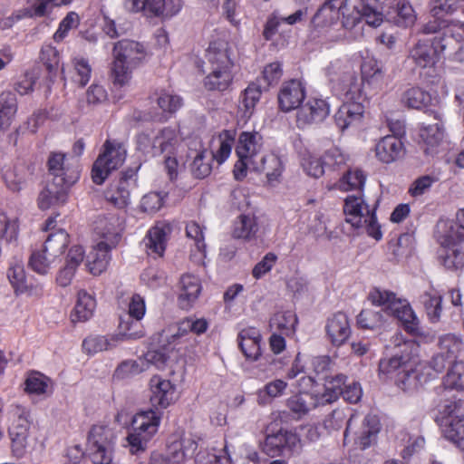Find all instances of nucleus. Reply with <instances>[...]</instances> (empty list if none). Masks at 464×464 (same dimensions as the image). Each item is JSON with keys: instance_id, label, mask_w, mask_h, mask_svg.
Instances as JSON below:
<instances>
[{"instance_id": "obj_20", "label": "nucleus", "mask_w": 464, "mask_h": 464, "mask_svg": "<svg viewBox=\"0 0 464 464\" xmlns=\"http://www.w3.org/2000/svg\"><path fill=\"white\" fill-rule=\"evenodd\" d=\"M170 233L171 227L169 223L159 222L152 227L144 238L148 255L162 256Z\"/></svg>"}, {"instance_id": "obj_7", "label": "nucleus", "mask_w": 464, "mask_h": 464, "mask_svg": "<svg viewBox=\"0 0 464 464\" xmlns=\"http://www.w3.org/2000/svg\"><path fill=\"white\" fill-rule=\"evenodd\" d=\"M160 417L152 410L137 413L131 422L127 437L132 454L145 451L148 442L158 431Z\"/></svg>"}, {"instance_id": "obj_10", "label": "nucleus", "mask_w": 464, "mask_h": 464, "mask_svg": "<svg viewBox=\"0 0 464 464\" xmlns=\"http://www.w3.org/2000/svg\"><path fill=\"white\" fill-rule=\"evenodd\" d=\"M78 178V170L69 169L67 178L55 176L48 180L39 194V208L46 210L52 207L63 204L66 201L69 188L77 181Z\"/></svg>"}, {"instance_id": "obj_8", "label": "nucleus", "mask_w": 464, "mask_h": 464, "mask_svg": "<svg viewBox=\"0 0 464 464\" xmlns=\"http://www.w3.org/2000/svg\"><path fill=\"white\" fill-rule=\"evenodd\" d=\"M127 150L123 144L107 140L103 144V151L94 161L92 179L97 185L102 184L108 176L119 169L125 161Z\"/></svg>"}, {"instance_id": "obj_3", "label": "nucleus", "mask_w": 464, "mask_h": 464, "mask_svg": "<svg viewBox=\"0 0 464 464\" xmlns=\"http://www.w3.org/2000/svg\"><path fill=\"white\" fill-rule=\"evenodd\" d=\"M376 204L369 206L362 196L349 195L344 199L343 212L347 223L356 228H364L370 237L380 240L382 234L376 219Z\"/></svg>"}, {"instance_id": "obj_30", "label": "nucleus", "mask_w": 464, "mask_h": 464, "mask_svg": "<svg viewBox=\"0 0 464 464\" xmlns=\"http://www.w3.org/2000/svg\"><path fill=\"white\" fill-rule=\"evenodd\" d=\"M388 19L403 27L412 25L416 21V14L411 5L405 0H390Z\"/></svg>"}, {"instance_id": "obj_51", "label": "nucleus", "mask_w": 464, "mask_h": 464, "mask_svg": "<svg viewBox=\"0 0 464 464\" xmlns=\"http://www.w3.org/2000/svg\"><path fill=\"white\" fill-rule=\"evenodd\" d=\"M462 347L461 339L454 334H445L440 339V353L447 357L449 362H458Z\"/></svg>"}, {"instance_id": "obj_32", "label": "nucleus", "mask_w": 464, "mask_h": 464, "mask_svg": "<svg viewBox=\"0 0 464 464\" xmlns=\"http://www.w3.org/2000/svg\"><path fill=\"white\" fill-rule=\"evenodd\" d=\"M363 107L360 102H346L334 115L337 126L345 130L351 125L359 122L362 117Z\"/></svg>"}, {"instance_id": "obj_5", "label": "nucleus", "mask_w": 464, "mask_h": 464, "mask_svg": "<svg viewBox=\"0 0 464 464\" xmlns=\"http://www.w3.org/2000/svg\"><path fill=\"white\" fill-rule=\"evenodd\" d=\"M441 430L446 440L464 450V401L450 398L440 405Z\"/></svg>"}, {"instance_id": "obj_34", "label": "nucleus", "mask_w": 464, "mask_h": 464, "mask_svg": "<svg viewBox=\"0 0 464 464\" xmlns=\"http://www.w3.org/2000/svg\"><path fill=\"white\" fill-rule=\"evenodd\" d=\"M95 308V298L85 290L79 291L74 308L71 313L72 322H85L89 320L93 315Z\"/></svg>"}, {"instance_id": "obj_46", "label": "nucleus", "mask_w": 464, "mask_h": 464, "mask_svg": "<svg viewBox=\"0 0 464 464\" xmlns=\"http://www.w3.org/2000/svg\"><path fill=\"white\" fill-rule=\"evenodd\" d=\"M118 342V336L92 335L83 340L82 349L85 353L93 354L113 348Z\"/></svg>"}, {"instance_id": "obj_40", "label": "nucleus", "mask_w": 464, "mask_h": 464, "mask_svg": "<svg viewBox=\"0 0 464 464\" xmlns=\"http://www.w3.org/2000/svg\"><path fill=\"white\" fill-rule=\"evenodd\" d=\"M368 299L372 304L382 307L381 311L388 315L401 300L393 292L377 287L370 291Z\"/></svg>"}, {"instance_id": "obj_36", "label": "nucleus", "mask_w": 464, "mask_h": 464, "mask_svg": "<svg viewBox=\"0 0 464 464\" xmlns=\"http://www.w3.org/2000/svg\"><path fill=\"white\" fill-rule=\"evenodd\" d=\"M261 97V89L258 85L251 83L243 92L238 104V113L242 120L246 121L254 113L255 107Z\"/></svg>"}, {"instance_id": "obj_29", "label": "nucleus", "mask_w": 464, "mask_h": 464, "mask_svg": "<svg viewBox=\"0 0 464 464\" xmlns=\"http://www.w3.org/2000/svg\"><path fill=\"white\" fill-rule=\"evenodd\" d=\"M238 345L247 360L256 361L261 355V334L254 327L246 328L238 334Z\"/></svg>"}, {"instance_id": "obj_50", "label": "nucleus", "mask_w": 464, "mask_h": 464, "mask_svg": "<svg viewBox=\"0 0 464 464\" xmlns=\"http://www.w3.org/2000/svg\"><path fill=\"white\" fill-rule=\"evenodd\" d=\"M441 295L435 290L423 293L420 296V302L423 304L427 315L433 323L440 319L441 314Z\"/></svg>"}, {"instance_id": "obj_17", "label": "nucleus", "mask_w": 464, "mask_h": 464, "mask_svg": "<svg viewBox=\"0 0 464 464\" xmlns=\"http://www.w3.org/2000/svg\"><path fill=\"white\" fill-rule=\"evenodd\" d=\"M150 391L152 405L161 409H166L179 399L176 385L160 375L150 378Z\"/></svg>"}, {"instance_id": "obj_33", "label": "nucleus", "mask_w": 464, "mask_h": 464, "mask_svg": "<svg viewBox=\"0 0 464 464\" xmlns=\"http://www.w3.org/2000/svg\"><path fill=\"white\" fill-rule=\"evenodd\" d=\"M395 308L397 309H393L389 315H393L400 320L410 334L420 335L421 334L420 322L407 300L401 299Z\"/></svg>"}, {"instance_id": "obj_53", "label": "nucleus", "mask_w": 464, "mask_h": 464, "mask_svg": "<svg viewBox=\"0 0 464 464\" xmlns=\"http://www.w3.org/2000/svg\"><path fill=\"white\" fill-rule=\"evenodd\" d=\"M366 181V175L362 169H349L339 180L337 186L343 191L358 189L362 190Z\"/></svg>"}, {"instance_id": "obj_18", "label": "nucleus", "mask_w": 464, "mask_h": 464, "mask_svg": "<svg viewBox=\"0 0 464 464\" xmlns=\"http://www.w3.org/2000/svg\"><path fill=\"white\" fill-rule=\"evenodd\" d=\"M135 176L136 170H126L120 179L107 189L106 199L119 208L127 207L130 200V189L135 185Z\"/></svg>"}, {"instance_id": "obj_11", "label": "nucleus", "mask_w": 464, "mask_h": 464, "mask_svg": "<svg viewBox=\"0 0 464 464\" xmlns=\"http://www.w3.org/2000/svg\"><path fill=\"white\" fill-rule=\"evenodd\" d=\"M197 449V440L191 435L184 436L179 440L170 442L166 452L152 451L149 464H183L194 456Z\"/></svg>"}, {"instance_id": "obj_25", "label": "nucleus", "mask_w": 464, "mask_h": 464, "mask_svg": "<svg viewBox=\"0 0 464 464\" xmlns=\"http://www.w3.org/2000/svg\"><path fill=\"white\" fill-rule=\"evenodd\" d=\"M325 330L328 339L334 345H342L351 334L347 315L342 312L334 314L327 320Z\"/></svg>"}, {"instance_id": "obj_1", "label": "nucleus", "mask_w": 464, "mask_h": 464, "mask_svg": "<svg viewBox=\"0 0 464 464\" xmlns=\"http://www.w3.org/2000/svg\"><path fill=\"white\" fill-rule=\"evenodd\" d=\"M340 17L343 27L347 30H352L362 20L373 27L383 22L378 0H327L315 14L314 22L317 25H330Z\"/></svg>"}, {"instance_id": "obj_22", "label": "nucleus", "mask_w": 464, "mask_h": 464, "mask_svg": "<svg viewBox=\"0 0 464 464\" xmlns=\"http://www.w3.org/2000/svg\"><path fill=\"white\" fill-rule=\"evenodd\" d=\"M403 154V143L396 135L382 138L375 146V155L382 163H392L401 159Z\"/></svg>"}, {"instance_id": "obj_48", "label": "nucleus", "mask_w": 464, "mask_h": 464, "mask_svg": "<svg viewBox=\"0 0 464 464\" xmlns=\"http://www.w3.org/2000/svg\"><path fill=\"white\" fill-rule=\"evenodd\" d=\"M386 315L387 314L381 310L365 308L358 314L357 324L363 329H378L386 322Z\"/></svg>"}, {"instance_id": "obj_6", "label": "nucleus", "mask_w": 464, "mask_h": 464, "mask_svg": "<svg viewBox=\"0 0 464 464\" xmlns=\"http://www.w3.org/2000/svg\"><path fill=\"white\" fill-rule=\"evenodd\" d=\"M7 420L10 423L8 434L11 440L12 453L21 459L27 452V438L31 427L30 411L19 404H12L7 410Z\"/></svg>"}, {"instance_id": "obj_47", "label": "nucleus", "mask_w": 464, "mask_h": 464, "mask_svg": "<svg viewBox=\"0 0 464 464\" xmlns=\"http://www.w3.org/2000/svg\"><path fill=\"white\" fill-rule=\"evenodd\" d=\"M146 371V363L140 358L125 360L116 368L113 378L119 381L130 380Z\"/></svg>"}, {"instance_id": "obj_43", "label": "nucleus", "mask_w": 464, "mask_h": 464, "mask_svg": "<svg viewBox=\"0 0 464 464\" xmlns=\"http://www.w3.org/2000/svg\"><path fill=\"white\" fill-rule=\"evenodd\" d=\"M296 324L297 317L293 311L278 312L270 320L272 328L287 336L295 333Z\"/></svg>"}, {"instance_id": "obj_19", "label": "nucleus", "mask_w": 464, "mask_h": 464, "mask_svg": "<svg viewBox=\"0 0 464 464\" xmlns=\"http://www.w3.org/2000/svg\"><path fill=\"white\" fill-rule=\"evenodd\" d=\"M305 98V89L298 80H291L282 84L278 92L279 108L283 111H290L300 108Z\"/></svg>"}, {"instance_id": "obj_31", "label": "nucleus", "mask_w": 464, "mask_h": 464, "mask_svg": "<svg viewBox=\"0 0 464 464\" xmlns=\"http://www.w3.org/2000/svg\"><path fill=\"white\" fill-rule=\"evenodd\" d=\"M112 247L105 242H98L86 257V266L89 271L98 276L106 270L110 262V250Z\"/></svg>"}, {"instance_id": "obj_41", "label": "nucleus", "mask_w": 464, "mask_h": 464, "mask_svg": "<svg viewBox=\"0 0 464 464\" xmlns=\"http://www.w3.org/2000/svg\"><path fill=\"white\" fill-rule=\"evenodd\" d=\"M7 278L16 293H23L27 290L25 273L21 254L14 257L10 267L7 270Z\"/></svg>"}, {"instance_id": "obj_56", "label": "nucleus", "mask_w": 464, "mask_h": 464, "mask_svg": "<svg viewBox=\"0 0 464 464\" xmlns=\"http://www.w3.org/2000/svg\"><path fill=\"white\" fill-rule=\"evenodd\" d=\"M86 451L93 464H111L113 459L114 445H86Z\"/></svg>"}, {"instance_id": "obj_58", "label": "nucleus", "mask_w": 464, "mask_h": 464, "mask_svg": "<svg viewBox=\"0 0 464 464\" xmlns=\"http://www.w3.org/2000/svg\"><path fill=\"white\" fill-rule=\"evenodd\" d=\"M420 138L424 144L427 145L428 151L430 148H433L440 143L444 138V129L440 123L423 126L420 130Z\"/></svg>"}, {"instance_id": "obj_4", "label": "nucleus", "mask_w": 464, "mask_h": 464, "mask_svg": "<svg viewBox=\"0 0 464 464\" xmlns=\"http://www.w3.org/2000/svg\"><path fill=\"white\" fill-rule=\"evenodd\" d=\"M450 44H456L452 37L442 35L421 37L413 44L409 53V60L420 70H432L440 60V54Z\"/></svg>"}, {"instance_id": "obj_35", "label": "nucleus", "mask_w": 464, "mask_h": 464, "mask_svg": "<svg viewBox=\"0 0 464 464\" xmlns=\"http://www.w3.org/2000/svg\"><path fill=\"white\" fill-rule=\"evenodd\" d=\"M342 92L346 102H360L362 96L363 80L352 68L344 72L341 79Z\"/></svg>"}, {"instance_id": "obj_24", "label": "nucleus", "mask_w": 464, "mask_h": 464, "mask_svg": "<svg viewBox=\"0 0 464 464\" xmlns=\"http://www.w3.org/2000/svg\"><path fill=\"white\" fill-rule=\"evenodd\" d=\"M264 222H258L253 215H240L233 224L232 237L244 241H252L257 237L260 228L267 230Z\"/></svg>"}, {"instance_id": "obj_26", "label": "nucleus", "mask_w": 464, "mask_h": 464, "mask_svg": "<svg viewBox=\"0 0 464 464\" xmlns=\"http://www.w3.org/2000/svg\"><path fill=\"white\" fill-rule=\"evenodd\" d=\"M201 282L192 274H184L179 284V302L183 309H188L198 298L201 292Z\"/></svg>"}, {"instance_id": "obj_39", "label": "nucleus", "mask_w": 464, "mask_h": 464, "mask_svg": "<svg viewBox=\"0 0 464 464\" xmlns=\"http://www.w3.org/2000/svg\"><path fill=\"white\" fill-rule=\"evenodd\" d=\"M145 5L150 16L171 17L181 8L180 0H145Z\"/></svg>"}, {"instance_id": "obj_38", "label": "nucleus", "mask_w": 464, "mask_h": 464, "mask_svg": "<svg viewBox=\"0 0 464 464\" xmlns=\"http://www.w3.org/2000/svg\"><path fill=\"white\" fill-rule=\"evenodd\" d=\"M254 170L266 173L268 180L273 181L281 176L283 163L277 155L270 153L255 160Z\"/></svg>"}, {"instance_id": "obj_23", "label": "nucleus", "mask_w": 464, "mask_h": 464, "mask_svg": "<svg viewBox=\"0 0 464 464\" xmlns=\"http://www.w3.org/2000/svg\"><path fill=\"white\" fill-rule=\"evenodd\" d=\"M147 56L145 46L136 41L125 39L115 44L113 57L125 61L129 65H137Z\"/></svg>"}, {"instance_id": "obj_14", "label": "nucleus", "mask_w": 464, "mask_h": 464, "mask_svg": "<svg viewBox=\"0 0 464 464\" xmlns=\"http://www.w3.org/2000/svg\"><path fill=\"white\" fill-rule=\"evenodd\" d=\"M427 362H420L417 355L405 364L402 372L397 373L396 384L403 391H413L433 378L430 372H426Z\"/></svg>"}, {"instance_id": "obj_21", "label": "nucleus", "mask_w": 464, "mask_h": 464, "mask_svg": "<svg viewBox=\"0 0 464 464\" xmlns=\"http://www.w3.org/2000/svg\"><path fill=\"white\" fill-rule=\"evenodd\" d=\"M123 230V221L111 216L96 222L95 232L100 237V242H105L111 247H115L121 239Z\"/></svg>"}, {"instance_id": "obj_60", "label": "nucleus", "mask_w": 464, "mask_h": 464, "mask_svg": "<svg viewBox=\"0 0 464 464\" xmlns=\"http://www.w3.org/2000/svg\"><path fill=\"white\" fill-rule=\"evenodd\" d=\"M65 154L60 152H53L50 155L48 160V166L50 175H52L53 178L55 176L67 178L69 169L78 170L72 164L65 163Z\"/></svg>"}, {"instance_id": "obj_49", "label": "nucleus", "mask_w": 464, "mask_h": 464, "mask_svg": "<svg viewBox=\"0 0 464 464\" xmlns=\"http://www.w3.org/2000/svg\"><path fill=\"white\" fill-rule=\"evenodd\" d=\"M25 392L35 395H49L52 393L51 381L40 372L30 373L25 380Z\"/></svg>"}, {"instance_id": "obj_13", "label": "nucleus", "mask_w": 464, "mask_h": 464, "mask_svg": "<svg viewBox=\"0 0 464 464\" xmlns=\"http://www.w3.org/2000/svg\"><path fill=\"white\" fill-rule=\"evenodd\" d=\"M356 418L351 416L347 420L344 430V440L346 441L350 435H353L354 444L361 450H365L375 443L377 435L380 431V421L376 416L368 415L362 420L358 430H353Z\"/></svg>"}, {"instance_id": "obj_57", "label": "nucleus", "mask_w": 464, "mask_h": 464, "mask_svg": "<svg viewBox=\"0 0 464 464\" xmlns=\"http://www.w3.org/2000/svg\"><path fill=\"white\" fill-rule=\"evenodd\" d=\"M402 101L408 107L419 110L430 103L431 96L422 89L414 87L404 92Z\"/></svg>"}, {"instance_id": "obj_62", "label": "nucleus", "mask_w": 464, "mask_h": 464, "mask_svg": "<svg viewBox=\"0 0 464 464\" xmlns=\"http://www.w3.org/2000/svg\"><path fill=\"white\" fill-rule=\"evenodd\" d=\"M130 66L125 61L114 57L111 66V77L114 84L123 86L129 83L131 78Z\"/></svg>"}, {"instance_id": "obj_63", "label": "nucleus", "mask_w": 464, "mask_h": 464, "mask_svg": "<svg viewBox=\"0 0 464 464\" xmlns=\"http://www.w3.org/2000/svg\"><path fill=\"white\" fill-rule=\"evenodd\" d=\"M72 64L74 69L73 81L81 86L85 85L90 81L92 74V67L88 60L83 57H75L72 60Z\"/></svg>"}, {"instance_id": "obj_16", "label": "nucleus", "mask_w": 464, "mask_h": 464, "mask_svg": "<svg viewBox=\"0 0 464 464\" xmlns=\"http://www.w3.org/2000/svg\"><path fill=\"white\" fill-rule=\"evenodd\" d=\"M330 113L329 102L322 98H310L302 105L296 113V123L299 128L322 122Z\"/></svg>"}, {"instance_id": "obj_27", "label": "nucleus", "mask_w": 464, "mask_h": 464, "mask_svg": "<svg viewBox=\"0 0 464 464\" xmlns=\"http://www.w3.org/2000/svg\"><path fill=\"white\" fill-rule=\"evenodd\" d=\"M285 404L292 416L299 420L322 404V401L312 393L299 392L290 396Z\"/></svg>"}, {"instance_id": "obj_2", "label": "nucleus", "mask_w": 464, "mask_h": 464, "mask_svg": "<svg viewBox=\"0 0 464 464\" xmlns=\"http://www.w3.org/2000/svg\"><path fill=\"white\" fill-rule=\"evenodd\" d=\"M206 58L209 72L204 80L205 87L209 91L224 92L233 81L234 63L231 49L225 40H217L209 44Z\"/></svg>"}, {"instance_id": "obj_42", "label": "nucleus", "mask_w": 464, "mask_h": 464, "mask_svg": "<svg viewBox=\"0 0 464 464\" xmlns=\"http://www.w3.org/2000/svg\"><path fill=\"white\" fill-rule=\"evenodd\" d=\"M68 243L69 235L63 229H59L47 237L42 247L45 252L50 253V258L57 259L63 253Z\"/></svg>"}, {"instance_id": "obj_61", "label": "nucleus", "mask_w": 464, "mask_h": 464, "mask_svg": "<svg viewBox=\"0 0 464 464\" xmlns=\"http://www.w3.org/2000/svg\"><path fill=\"white\" fill-rule=\"evenodd\" d=\"M362 79L369 82L381 80L383 76L382 64L374 58L367 57L361 66Z\"/></svg>"}, {"instance_id": "obj_64", "label": "nucleus", "mask_w": 464, "mask_h": 464, "mask_svg": "<svg viewBox=\"0 0 464 464\" xmlns=\"http://www.w3.org/2000/svg\"><path fill=\"white\" fill-rule=\"evenodd\" d=\"M218 144V149L213 152L214 160L218 164L223 163L230 155L232 147L234 145V138L228 131H225L216 140Z\"/></svg>"}, {"instance_id": "obj_55", "label": "nucleus", "mask_w": 464, "mask_h": 464, "mask_svg": "<svg viewBox=\"0 0 464 464\" xmlns=\"http://www.w3.org/2000/svg\"><path fill=\"white\" fill-rule=\"evenodd\" d=\"M50 253L44 250V247L32 252L29 258V266L40 275H46L55 262L56 258H50Z\"/></svg>"}, {"instance_id": "obj_52", "label": "nucleus", "mask_w": 464, "mask_h": 464, "mask_svg": "<svg viewBox=\"0 0 464 464\" xmlns=\"http://www.w3.org/2000/svg\"><path fill=\"white\" fill-rule=\"evenodd\" d=\"M86 445H115V435L108 426L94 425L89 431Z\"/></svg>"}, {"instance_id": "obj_9", "label": "nucleus", "mask_w": 464, "mask_h": 464, "mask_svg": "<svg viewBox=\"0 0 464 464\" xmlns=\"http://www.w3.org/2000/svg\"><path fill=\"white\" fill-rule=\"evenodd\" d=\"M392 343L394 346L395 353L390 358H384L380 361L379 371L381 373L394 376L402 372L405 364L413 355H417L419 345L413 340H405L401 334H396L392 338Z\"/></svg>"}, {"instance_id": "obj_28", "label": "nucleus", "mask_w": 464, "mask_h": 464, "mask_svg": "<svg viewBox=\"0 0 464 464\" xmlns=\"http://www.w3.org/2000/svg\"><path fill=\"white\" fill-rule=\"evenodd\" d=\"M262 149V137L258 132L243 131L240 133L236 147V153L239 159L256 160Z\"/></svg>"}, {"instance_id": "obj_54", "label": "nucleus", "mask_w": 464, "mask_h": 464, "mask_svg": "<svg viewBox=\"0 0 464 464\" xmlns=\"http://www.w3.org/2000/svg\"><path fill=\"white\" fill-rule=\"evenodd\" d=\"M444 391L455 389L464 391V362H454L444 378Z\"/></svg>"}, {"instance_id": "obj_37", "label": "nucleus", "mask_w": 464, "mask_h": 464, "mask_svg": "<svg viewBox=\"0 0 464 464\" xmlns=\"http://www.w3.org/2000/svg\"><path fill=\"white\" fill-rule=\"evenodd\" d=\"M156 156L162 153L174 154L179 142L180 137L175 129L164 128L156 131Z\"/></svg>"}, {"instance_id": "obj_59", "label": "nucleus", "mask_w": 464, "mask_h": 464, "mask_svg": "<svg viewBox=\"0 0 464 464\" xmlns=\"http://www.w3.org/2000/svg\"><path fill=\"white\" fill-rule=\"evenodd\" d=\"M196 464H231L228 455L223 450H200L196 455Z\"/></svg>"}, {"instance_id": "obj_12", "label": "nucleus", "mask_w": 464, "mask_h": 464, "mask_svg": "<svg viewBox=\"0 0 464 464\" xmlns=\"http://www.w3.org/2000/svg\"><path fill=\"white\" fill-rule=\"evenodd\" d=\"M440 237L441 251L440 257L443 266L449 270L464 268V238L450 232V227L442 226Z\"/></svg>"}, {"instance_id": "obj_44", "label": "nucleus", "mask_w": 464, "mask_h": 464, "mask_svg": "<svg viewBox=\"0 0 464 464\" xmlns=\"http://www.w3.org/2000/svg\"><path fill=\"white\" fill-rule=\"evenodd\" d=\"M345 376L343 374H336L334 376H327L324 382V392L322 394V404L331 403L335 401L345 386Z\"/></svg>"}, {"instance_id": "obj_45", "label": "nucleus", "mask_w": 464, "mask_h": 464, "mask_svg": "<svg viewBox=\"0 0 464 464\" xmlns=\"http://www.w3.org/2000/svg\"><path fill=\"white\" fill-rule=\"evenodd\" d=\"M120 334L117 335L119 341L124 339H140L144 336L140 319L130 315H122L119 324Z\"/></svg>"}, {"instance_id": "obj_15", "label": "nucleus", "mask_w": 464, "mask_h": 464, "mask_svg": "<svg viewBox=\"0 0 464 464\" xmlns=\"http://www.w3.org/2000/svg\"><path fill=\"white\" fill-rule=\"evenodd\" d=\"M188 158L192 160L190 170L196 178L204 179L211 173L214 155L200 139L195 138L189 141Z\"/></svg>"}]
</instances>
